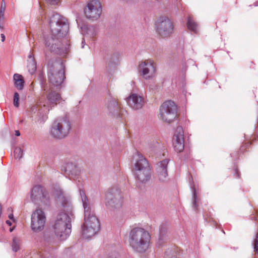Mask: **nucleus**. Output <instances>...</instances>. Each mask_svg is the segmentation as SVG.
Listing matches in <instances>:
<instances>
[{
  "mask_svg": "<svg viewBox=\"0 0 258 258\" xmlns=\"http://www.w3.org/2000/svg\"><path fill=\"white\" fill-rule=\"evenodd\" d=\"M56 195L58 205L63 212L57 215L53 225V229L55 233L64 240L71 232V222L75 216L70 197L61 189L56 191Z\"/></svg>",
  "mask_w": 258,
  "mask_h": 258,
  "instance_id": "nucleus-1",
  "label": "nucleus"
},
{
  "mask_svg": "<svg viewBox=\"0 0 258 258\" xmlns=\"http://www.w3.org/2000/svg\"><path fill=\"white\" fill-rule=\"evenodd\" d=\"M80 195L84 209V223L82 226V233L85 238L95 235L100 229V223L93 211L91 210L89 200L83 189H80Z\"/></svg>",
  "mask_w": 258,
  "mask_h": 258,
  "instance_id": "nucleus-2",
  "label": "nucleus"
},
{
  "mask_svg": "<svg viewBox=\"0 0 258 258\" xmlns=\"http://www.w3.org/2000/svg\"><path fill=\"white\" fill-rule=\"evenodd\" d=\"M47 100L44 101H40L39 104L37 106H33L31 111L34 112L37 110L36 115L32 116L33 119L35 122L38 123H44L48 118L47 114L51 107L50 106H53L57 103L60 102L61 97L58 93L51 90L47 96Z\"/></svg>",
  "mask_w": 258,
  "mask_h": 258,
  "instance_id": "nucleus-3",
  "label": "nucleus"
},
{
  "mask_svg": "<svg viewBox=\"0 0 258 258\" xmlns=\"http://www.w3.org/2000/svg\"><path fill=\"white\" fill-rule=\"evenodd\" d=\"M151 236L149 232L141 227L132 228L129 233L128 242L133 249L143 253L149 248Z\"/></svg>",
  "mask_w": 258,
  "mask_h": 258,
  "instance_id": "nucleus-4",
  "label": "nucleus"
},
{
  "mask_svg": "<svg viewBox=\"0 0 258 258\" xmlns=\"http://www.w3.org/2000/svg\"><path fill=\"white\" fill-rule=\"evenodd\" d=\"M50 32L53 35L58 36V38H63L65 42H69L68 37L69 24L67 20L58 14H52L49 20Z\"/></svg>",
  "mask_w": 258,
  "mask_h": 258,
  "instance_id": "nucleus-5",
  "label": "nucleus"
},
{
  "mask_svg": "<svg viewBox=\"0 0 258 258\" xmlns=\"http://www.w3.org/2000/svg\"><path fill=\"white\" fill-rule=\"evenodd\" d=\"M134 173L136 179L141 183L148 181L151 176V168L149 164L142 155L137 153L134 156Z\"/></svg>",
  "mask_w": 258,
  "mask_h": 258,
  "instance_id": "nucleus-6",
  "label": "nucleus"
},
{
  "mask_svg": "<svg viewBox=\"0 0 258 258\" xmlns=\"http://www.w3.org/2000/svg\"><path fill=\"white\" fill-rule=\"evenodd\" d=\"M71 130L70 121L65 118H59L52 123L49 131L50 135L56 139H62L66 137Z\"/></svg>",
  "mask_w": 258,
  "mask_h": 258,
  "instance_id": "nucleus-7",
  "label": "nucleus"
},
{
  "mask_svg": "<svg viewBox=\"0 0 258 258\" xmlns=\"http://www.w3.org/2000/svg\"><path fill=\"white\" fill-rule=\"evenodd\" d=\"M49 82L54 86H60L65 79L64 66L62 61L54 62L48 73Z\"/></svg>",
  "mask_w": 258,
  "mask_h": 258,
  "instance_id": "nucleus-8",
  "label": "nucleus"
},
{
  "mask_svg": "<svg viewBox=\"0 0 258 258\" xmlns=\"http://www.w3.org/2000/svg\"><path fill=\"white\" fill-rule=\"evenodd\" d=\"M44 44L45 47L51 52H58L60 50L66 51L69 45V42L66 44L64 38H58V36L53 35L51 32L45 37Z\"/></svg>",
  "mask_w": 258,
  "mask_h": 258,
  "instance_id": "nucleus-9",
  "label": "nucleus"
},
{
  "mask_svg": "<svg viewBox=\"0 0 258 258\" xmlns=\"http://www.w3.org/2000/svg\"><path fill=\"white\" fill-rule=\"evenodd\" d=\"M160 118L164 122L170 123L173 121L177 115V107L174 102H164L160 108Z\"/></svg>",
  "mask_w": 258,
  "mask_h": 258,
  "instance_id": "nucleus-10",
  "label": "nucleus"
},
{
  "mask_svg": "<svg viewBox=\"0 0 258 258\" xmlns=\"http://www.w3.org/2000/svg\"><path fill=\"white\" fill-rule=\"evenodd\" d=\"M122 203V198L119 189L112 188L105 194V204L108 208H118L121 207Z\"/></svg>",
  "mask_w": 258,
  "mask_h": 258,
  "instance_id": "nucleus-11",
  "label": "nucleus"
},
{
  "mask_svg": "<svg viewBox=\"0 0 258 258\" xmlns=\"http://www.w3.org/2000/svg\"><path fill=\"white\" fill-rule=\"evenodd\" d=\"M46 217L44 212L40 209L34 211L31 218V227L35 232L41 231L44 227Z\"/></svg>",
  "mask_w": 258,
  "mask_h": 258,
  "instance_id": "nucleus-12",
  "label": "nucleus"
},
{
  "mask_svg": "<svg viewBox=\"0 0 258 258\" xmlns=\"http://www.w3.org/2000/svg\"><path fill=\"white\" fill-rule=\"evenodd\" d=\"M30 197L31 201L35 204L42 203L47 205L49 200L47 192L40 185L34 186L30 190Z\"/></svg>",
  "mask_w": 258,
  "mask_h": 258,
  "instance_id": "nucleus-13",
  "label": "nucleus"
},
{
  "mask_svg": "<svg viewBox=\"0 0 258 258\" xmlns=\"http://www.w3.org/2000/svg\"><path fill=\"white\" fill-rule=\"evenodd\" d=\"M157 31L162 37H167L173 32V25L167 17L162 16L158 19L156 23Z\"/></svg>",
  "mask_w": 258,
  "mask_h": 258,
  "instance_id": "nucleus-14",
  "label": "nucleus"
},
{
  "mask_svg": "<svg viewBox=\"0 0 258 258\" xmlns=\"http://www.w3.org/2000/svg\"><path fill=\"white\" fill-rule=\"evenodd\" d=\"M139 72L146 80L153 78L156 73L154 61L150 59L142 61L139 66Z\"/></svg>",
  "mask_w": 258,
  "mask_h": 258,
  "instance_id": "nucleus-15",
  "label": "nucleus"
},
{
  "mask_svg": "<svg viewBox=\"0 0 258 258\" xmlns=\"http://www.w3.org/2000/svg\"><path fill=\"white\" fill-rule=\"evenodd\" d=\"M84 13L88 19L96 20L100 17L102 7L98 0H90L84 9Z\"/></svg>",
  "mask_w": 258,
  "mask_h": 258,
  "instance_id": "nucleus-16",
  "label": "nucleus"
},
{
  "mask_svg": "<svg viewBox=\"0 0 258 258\" xmlns=\"http://www.w3.org/2000/svg\"><path fill=\"white\" fill-rule=\"evenodd\" d=\"M173 146L174 150L177 152H181L184 149V138L182 129L178 127L173 138Z\"/></svg>",
  "mask_w": 258,
  "mask_h": 258,
  "instance_id": "nucleus-17",
  "label": "nucleus"
},
{
  "mask_svg": "<svg viewBox=\"0 0 258 258\" xmlns=\"http://www.w3.org/2000/svg\"><path fill=\"white\" fill-rule=\"evenodd\" d=\"M61 170L70 178L74 179L79 178L81 172L80 169L72 162L65 163L62 166Z\"/></svg>",
  "mask_w": 258,
  "mask_h": 258,
  "instance_id": "nucleus-18",
  "label": "nucleus"
},
{
  "mask_svg": "<svg viewBox=\"0 0 258 258\" xmlns=\"http://www.w3.org/2000/svg\"><path fill=\"white\" fill-rule=\"evenodd\" d=\"M169 162L168 159L163 160L156 165V170L158 178L160 181L166 180L167 176V165Z\"/></svg>",
  "mask_w": 258,
  "mask_h": 258,
  "instance_id": "nucleus-19",
  "label": "nucleus"
},
{
  "mask_svg": "<svg viewBox=\"0 0 258 258\" xmlns=\"http://www.w3.org/2000/svg\"><path fill=\"white\" fill-rule=\"evenodd\" d=\"M127 102L131 108L137 110L143 106L144 99L141 96L137 94H132L127 98Z\"/></svg>",
  "mask_w": 258,
  "mask_h": 258,
  "instance_id": "nucleus-20",
  "label": "nucleus"
},
{
  "mask_svg": "<svg viewBox=\"0 0 258 258\" xmlns=\"http://www.w3.org/2000/svg\"><path fill=\"white\" fill-rule=\"evenodd\" d=\"M27 68L31 74H33L36 70V62L32 53L30 52L28 56Z\"/></svg>",
  "mask_w": 258,
  "mask_h": 258,
  "instance_id": "nucleus-21",
  "label": "nucleus"
},
{
  "mask_svg": "<svg viewBox=\"0 0 258 258\" xmlns=\"http://www.w3.org/2000/svg\"><path fill=\"white\" fill-rule=\"evenodd\" d=\"M14 83L15 87L19 90H22L24 88V81L22 75L15 74L14 75Z\"/></svg>",
  "mask_w": 258,
  "mask_h": 258,
  "instance_id": "nucleus-22",
  "label": "nucleus"
},
{
  "mask_svg": "<svg viewBox=\"0 0 258 258\" xmlns=\"http://www.w3.org/2000/svg\"><path fill=\"white\" fill-rule=\"evenodd\" d=\"M187 26L189 30L194 32L195 33H197L198 25L190 17L188 18Z\"/></svg>",
  "mask_w": 258,
  "mask_h": 258,
  "instance_id": "nucleus-23",
  "label": "nucleus"
},
{
  "mask_svg": "<svg viewBox=\"0 0 258 258\" xmlns=\"http://www.w3.org/2000/svg\"><path fill=\"white\" fill-rule=\"evenodd\" d=\"M107 108L109 113L114 114L115 110L118 109L117 103L115 100H111L108 102Z\"/></svg>",
  "mask_w": 258,
  "mask_h": 258,
  "instance_id": "nucleus-24",
  "label": "nucleus"
},
{
  "mask_svg": "<svg viewBox=\"0 0 258 258\" xmlns=\"http://www.w3.org/2000/svg\"><path fill=\"white\" fill-rule=\"evenodd\" d=\"M20 240L16 237L14 238L12 244L13 250L15 252L17 251L20 249Z\"/></svg>",
  "mask_w": 258,
  "mask_h": 258,
  "instance_id": "nucleus-25",
  "label": "nucleus"
},
{
  "mask_svg": "<svg viewBox=\"0 0 258 258\" xmlns=\"http://www.w3.org/2000/svg\"><path fill=\"white\" fill-rule=\"evenodd\" d=\"M14 153L15 158L16 159H20L23 155V151L20 147H16L15 149Z\"/></svg>",
  "mask_w": 258,
  "mask_h": 258,
  "instance_id": "nucleus-26",
  "label": "nucleus"
},
{
  "mask_svg": "<svg viewBox=\"0 0 258 258\" xmlns=\"http://www.w3.org/2000/svg\"><path fill=\"white\" fill-rule=\"evenodd\" d=\"M19 94L17 92H15L14 95L13 104L15 107H18L19 106Z\"/></svg>",
  "mask_w": 258,
  "mask_h": 258,
  "instance_id": "nucleus-27",
  "label": "nucleus"
},
{
  "mask_svg": "<svg viewBox=\"0 0 258 258\" xmlns=\"http://www.w3.org/2000/svg\"><path fill=\"white\" fill-rule=\"evenodd\" d=\"M192 191L193 197H194L193 205H194V208H196L197 207V194H196V189H195V187H193L192 188Z\"/></svg>",
  "mask_w": 258,
  "mask_h": 258,
  "instance_id": "nucleus-28",
  "label": "nucleus"
},
{
  "mask_svg": "<svg viewBox=\"0 0 258 258\" xmlns=\"http://www.w3.org/2000/svg\"><path fill=\"white\" fill-rule=\"evenodd\" d=\"M8 212H9L8 217L9 218V219L10 220H12L14 222H15V219L14 218V215L12 213V212H13L12 208H8Z\"/></svg>",
  "mask_w": 258,
  "mask_h": 258,
  "instance_id": "nucleus-29",
  "label": "nucleus"
},
{
  "mask_svg": "<svg viewBox=\"0 0 258 258\" xmlns=\"http://www.w3.org/2000/svg\"><path fill=\"white\" fill-rule=\"evenodd\" d=\"M254 250L258 254V233L256 234L255 239L254 241Z\"/></svg>",
  "mask_w": 258,
  "mask_h": 258,
  "instance_id": "nucleus-30",
  "label": "nucleus"
},
{
  "mask_svg": "<svg viewBox=\"0 0 258 258\" xmlns=\"http://www.w3.org/2000/svg\"><path fill=\"white\" fill-rule=\"evenodd\" d=\"M106 258H119L118 254L116 252L109 253Z\"/></svg>",
  "mask_w": 258,
  "mask_h": 258,
  "instance_id": "nucleus-31",
  "label": "nucleus"
},
{
  "mask_svg": "<svg viewBox=\"0 0 258 258\" xmlns=\"http://www.w3.org/2000/svg\"><path fill=\"white\" fill-rule=\"evenodd\" d=\"M6 10V5L4 2V1L3 0V2L2 3L1 10H0V14H4V12Z\"/></svg>",
  "mask_w": 258,
  "mask_h": 258,
  "instance_id": "nucleus-32",
  "label": "nucleus"
},
{
  "mask_svg": "<svg viewBox=\"0 0 258 258\" xmlns=\"http://www.w3.org/2000/svg\"><path fill=\"white\" fill-rule=\"evenodd\" d=\"M5 20L4 14H0V28H3V24Z\"/></svg>",
  "mask_w": 258,
  "mask_h": 258,
  "instance_id": "nucleus-33",
  "label": "nucleus"
},
{
  "mask_svg": "<svg viewBox=\"0 0 258 258\" xmlns=\"http://www.w3.org/2000/svg\"><path fill=\"white\" fill-rule=\"evenodd\" d=\"M48 2L52 5H56L59 2V0H48Z\"/></svg>",
  "mask_w": 258,
  "mask_h": 258,
  "instance_id": "nucleus-34",
  "label": "nucleus"
},
{
  "mask_svg": "<svg viewBox=\"0 0 258 258\" xmlns=\"http://www.w3.org/2000/svg\"><path fill=\"white\" fill-rule=\"evenodd\" d=\"M13 222V221L12 220H10H10H7V221H6V223H7L8 225H9V226H11V225H12V222Z\"/></svg>",
  "mask_w": 258,
  "mask_h": 258,
  "instance_id": "nucleus-35",
  "label": "nucleus"
},
{
  "mask_svg": "<svg viewBox=\"0 0 258 258\" xmlns=\"http://www.w3.org/2000/svg\"><path fill=\"white\" fill-rule=\"evenodd\" d=\"M2 41L4 42L5 40V36L4 34H1Z\"/></svg>",
  "mask_w": 258,
  "mask_h": 258,
  "instance_id": "nucleus-36",
  "label": "nucleus"
},
{
  "mask_svg": "<svg viewBox=\"0 0 258 258\" xmlns=\"http://www.w3.org/2000/svg\"><path fill=\"white\" fill-rule=\"evenodd\" d=\"M15 135L17 136H19L20 135V133L19 131H15Z\"/></svg>",
  "mask_w": 258,
  "mask_h": 258,
  "instance_id": "nucleus-37",
  "label": "nucleus"
},
{
  "mask_svg": "<svg viewBox=\"0 0 258 258\" xmlns=\"http://www.w3.org/2000/svg\"><path fill=\"white\" fill-rule=\"evenodd\" d=\"M85 45V40H83L82 42V48H84Z\"/></svg>",
  "mask_w": 258,
  "mask_h": 258,
  "instance_id": "nucleus-38",
  "label": "nucleus"
},
{
  "mask_svg": "<svg viewBox=\"0 0 258 258\" xmlns=\"http://www.w3.org/2000/svg\"><path fill=\"white\" fill-rule=\"evenodd\" d=\"M13 229H14V228H10V232H12V231H13Z\"/></svg>",
  "mask_w": 258,
  "mask_h": 258,
  "instance_id": "nucleus-39",
  "label": "nucleus"
}]
</instances>
